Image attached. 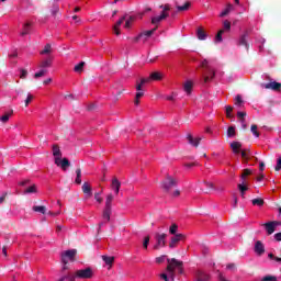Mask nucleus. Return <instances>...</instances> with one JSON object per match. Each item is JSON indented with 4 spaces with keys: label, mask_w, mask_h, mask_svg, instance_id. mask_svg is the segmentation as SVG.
<instances>
[{
    "label": "nucleus",
    "mask_w": 281,
    "mask_h": 281,
    "mask_svg": "<svg viewBox=\"0 0 281 281\" xmlns=\"http://www.w3.org/2000/svg\"><path fill=\"white\" fill-rule=\"evenodd\" d=\"M42 56L45 55V54H52V44H46L44 46V49L41 50L40 53Z\"/></svg>",
    "instance_id": "nucleus-44"
},
{
    "label": "nucleus",
    "mask_w": 281,
    "mask_h": 281,
    "mask_svg": "<svg viewBox=\"0 0 281 281\" xmlns=\"http://www.w3.org/2000/svg\"><path fill=\"white\" fill-rule=\"evenodd\" d=\"M196 36L199 41H205V38H207V33H205V30H203V27H198Z\"/></svg>",
    "instance_id": "nucleus-23"
},
{
    "label": "nucleus",
    "mask_w": 281,
    "mask_h": 281,
    "mask_svg": "<svg viewBox=\"0 0 281 281\" xmlns=\"http://www.w3.org/2000/svg\"><path fill=\"white\" fill-rule=\"evenodd\" d=\"M226 269H229L231 271L236 270V263H228V265L226 266Z\"/></svg>",
    "instance_id": "nucleus-62"
},
{
    "label": "nucleus",
    "mask_w": 281,
    "mask_h": 281,
    "mask_svg": "<svg viewBox=\"0 0 281 281\" xmlns=\"http://www.w3.org/2000/svg\"><path fill=\"white\" fill-rule=\"evenodd\" d=\"M274 170L278 172L281 170V157L277 159V165L274 167Z\"/></svg>",
    "instance_id": "nucleus-58"
},
{
    "label": "nucleus",
    "mask_w": 281,
    "mask_h": 281,
    "mask_svg": "<svg viewBox=\"0 0 281 281\" xmlns=\"http://www.w3.org/2000/svg\"><path fill=\"white\" fill-rule=\"evenodd\" d=\"M250 131H251L252 135H255V137H260V133L258 132V125L252 124L250 127Z\"/></svg>",
    "instance_id": "nucleus-45"
},
{
    "label": "nucleus",
    "mask_w": 281,
    "mask_h": 281,
    "mask_svg": "<svg viewBox=\"0 0 281 281\" xmlns=\"http://www.w3.org/2000/svg\"><path fill=\"white\" fill-rule=\"evenodd\" d=\"M223 25H224V29L222 30H224V32H229V30H232V22H229L228 20H225L223 22Z\"/></svg>",
    "instance_id": "nucleus-48"
},
{
    "label": "nucleus",
    "mask_w": 281,
    "mask_h": 281,
    "mask_svg": "<svg viewBox=\"0 0 281 281\" xmlns=\"http://www.w3.org/2000/svg\"><path fill=\"white\" fill-rule=\"evenodd\" d=\"M14 115V110H10L9 112H5L2 116H0V122L2 124H8L10 122V117Z\"/></svg>",
    "instance_id": "nucleus-18"
},
{
    "label": "nucleus",
    "mask_w": 281,
    "mask_h": 281,
    "mask_svg": "<svg viewBox=\"0 0 281 281\" xmlns=\"http://www.w3.org/2000/svg\"><path fill=\"white\" fill-rule=\"evenodd\" d=\"M120 188H122V182L117 178H114L112 180V190L115 191V194H120Z\"/></svg>",
    "instance_id": "nucleus-20"
},
{
    "label": "nucleus",
    "mask_w": 281,
    "mask_h": 281,
    "mask_svg": "<svg viewBox=\"0 0 281 281\" xmlns=\"http://www.w3.org/2000/svg\"><path fill=\"white\" fill-rule=\"evenodd\" d=\"M82 69H85V61L77 64L74 68V71H76L77 74H80L82 72Z\"/></svg>",
    "instance_id": "nucleus-43"
},
{
    "label": "nucleus",
    "mask_w": 281,
    "mask_h": 281,
    "mask_svg": "<svg viewBox=\"0 0 281 281\" xmlns=\"http://www.w3.org/2000/svg\"><path fill=\"white\" fill-rule=\"evenodd\" d=\"M161 21H164V15H158L151 19L153 25H158V23H161Z\"/></svg>",
    "instance_id": "nucleus-47"
},
{
    "label": "nucleus",
    "mask_w": 281,
    "mask_h": 281,
    "mask_svg": "<svg viewBox=\"0 0 281 281\" xmlns=\"http://www.w3.org/2000/svg\"><path fill=\"white\" fill-rule=\"evenodd\" d=\"M135 15H131L126 21H125V30H131L133 23H135Z\"/></svg>",
    "instance_id": "nucleus-28"
},
{
    "label": "nucleus",
    "mask_w": 281,
    "mask_h": 281,
    "mask_svg": "<svg viewBox=\"0 0 281 281\" xmlns=\"http://www.w3.org/2000/svg\"><path fill=\"white\" fill-rule=\"evenodd\" d=\"M33 212H40L41 214H47V207H45V206H33Z\"/></svg>",
    "instance_id": "nucleus-42"
},
{
    "label": "nucleus",
    "mask_w": 281,
    "mask_h": 281,
    "mask_svg": "<svg viewBox=\"0 0 281 281\" xmlns=\"http://www.w3.org/2000/svg\"><path fill=\"white\" fill-rule=\"evenodd\" d=\"M201 67L202 69L207 70V74H211V79L216 77V71L212 67H210V61H207V59H204L201 63Z\"/></svg>",
    "instance_id": "nucleus-10"
},
{
    "label": "nucleus",
    "mask_w": 281,
    "mask_h": 281,
    "mask_svg": "<svg viewBox=\"0 0 281 281\" xmlns=\"http://www.w3.org/2000/svg\"><path fill=\"white\" fill-rule=\"evenodd\" d=\"M30 183H32V180L25 179V180H21L20 182H18V186L25 188V186H30Z\"/></svg>",
    "instance_id": "nucleus-51"
},
{
    "label": "nucleus",
    "mask_w": 281,
    "mask_h": 281,
    "mask_svg": "<svg viewBox=\"0 0 281 281\" xmlns=\"http://www.w3.org/2000/svg\"><path fill=\"white\" fill-rule=\"evenodd\" d=\"M20 78H21L22 80H25V79L27 78V70L21 69Z\"/></svg>",
    "instance_id": "nucleus-59"
},
{
    "label": "nucleus",
    "mask_w": 281,
    "mask_h": 281,
    "mask_svg": "<svg viewBox=\"0 0 281 281\" xmlns=\"http://www.w3.org/2000/svg\"><path fill=\"white\" fill-rule=\"evenodd\" d=\"M231 148L234 155H240V148H243V144L240 142L231 143Z\"/></svg>",
    "instance_id": "nucleus-17"
},
{
    "label": "nucleus",
    "mask_w": 281,
    "mask_h": 281,
    "mask_svg": "<svg viewBox=\"0 0 281 281\" xmlns=\"http://www.w3.org/2000/svg\"><path fill=\"white\" fill-rule=\"evenodd\" d=\"M55 164L61 168V170H67V168H69V166H71V162L69 161V159L67 158H60V157H56L55 158Z\"/></svg>",
    "instance_id": "nucleus-9"
},
{
    "label": "nucleus",
    "mask_w": 281,
    "mask_h": 281,
    "mask_svg": "<svg viewBox=\"0 0 281 281\" xmlns=\"http://www.w3.org/2000/svg\"><path fill=\"white\" fill-rule=\"evenodd\" d=\"M150 80L159 81L164 78V75L159 71L151 72L149 75Z\"/></svg>",
    "instance_id": "nucleus-26"
},
{
    "label": "nucleus",
    "mask_w": 281,
    "mask_h": 281,
    "mask_svg": "<svg viewBox=\"0 0 281 281\" xmlns=\"http://www.w3.org/2000/svg\"><path fill=\"white\" fill-rule=\"evenodd\" d=\"M76 175H77V177L75 179V183L80 186V183H82V179H81V177H82V169H80V167L76 169Z\"/></svg>",
    "instance_id": "nucleus-27"
},
{
    "label": "nucleus",
    "mask_w": 281,
    "mask_h": 281,
    "mask_svg": "<svg viewBox=\"0 0 281 281\" xmlns=\"http://www.w3.org/2000/svg\"><path fill=\"white\" fill-rule=\"evenodd\" d=\"M160 8L162 9V12H170V4H161Z\"/></svg>",
    "instance_id": "nucleus-60"
},
{
    "label": "nucleus",
    "mask_w": 281,
    "mask_h": 281,
    "mask_svg": "<svg viewBox=\"0 0 281 281\" xmlns=\"http://www.w3.org/2000/svg\"><path fill=\"white\" fill-rule=\"evenodd\" d=\"M32 100H34V95L29 93L25 100V106H30V102H32Z\"/></svg>",
    "instance_id": "nucleus-57"
},
{
    "label": "nucleus",
    "mask_w": 281,
    "mask_h": 281,
    "mask_svg": "<svg viewBox=\"0 0 281 281\" xmlns=\"http://www.w3.org/2000/svg\"><path fill=\"white\" fill-rule=\"evenodd\" d=\"M83 194H86L87 199H91L93 196V192L91 191V186L85 182L81 187Z\"/></svg>",
    "instance_id": "nucleus-14"
},
{
    "label": "nucleus",
    "mask_w": 281,
    "mask_h": 281,
    "mask_svg": "<svg viewBox=\"0 0 281 281\" xmlns=\"http://www.w3.org/2000/svg\"><path fill=\"white\" fill-rule=\"evenodd\" d=\"M262 87H263L265 89H271L272 91H280V89H281V83L278 82V81H272V82L262 85Z\"/></svg>",
    "instance_id": "nucleus-12"
},
{
    "label": "nucleus",
    "mask_w": 281,
    "mask_h": 281,
    "mask_svg": "<svg viewBox=\"0 0 281 281\" xmlns=\"http://www.w3.org/2000/svg\"><path fill=\"white\" fill-rule=\"evenodd\" d=\"M154 238L156 240V245H154V249L159 251L160 247H166V238H168V234L166 233H155Z\"/></svg>",
    "instance_id": "nucleus-4"
},
{
    "label": "nucleus",
    "mask_w": 281,
    "mask_h": 281,
    "mask_svg": "<svg viewBox=\"0 0 281 281\" xmlns=\"http://www.w3.org/2000/svg\"><path fill=\"white\" fill-rule=\"evenodd\" d=\"M252 205H257L258 207H262L265 205V200L262 198H257L251 200Z\"/></svg>",
    "instance_id": "nucleus-35"
},
{
    "label": "nucleus",
    "mask_w": 281,
    "mask_h": 281,
    "mask_svg": "<svg viewBox=\"0 0 281 281\" xmlns=\"http://www.w3.org/2000/svg\"><path fill=\"white\" fill-rule=\"evenodd\" d=\"M140 98H144V92H137L136 93V97H135V100H134V104L139 105V99Z\"/></svg>",
    "instance_id": "nucleus-50"
},
{
    "label": "nucleus",
    "mask_w": 281,
    "mask_h": 281,
    "mask_svg": "<svg viewBox=\"0 0 281 281\" xmlns=\"http://www.w3.org/2000/svg\"><path fill=\"white\" fill-rule=\"evenodd\" d=\"M167 268L166 271L170 278V280L175 281V278L177 276V273L175 272L176 269H178L179 273H183V261H179L175 258L172 259H167Z\"/></svg>",
    "instance_id": "nucleus-1"
},
{
    "label": "nucleus",
    "mask_w": 281,
    "mask_h": 281,
    "mask_svg": "<svg viewBox=\"0 0 281 281\" xmlns=\"http://www.w3.org/2000/svg\"><path fill=\"white\" fill-rule=\"evenodd\" d=\"M195 281H210V274L199 270L195 274Z\"/></svg>",
    "instance_id": "nucleus-16"
},
{
    "label": "nucleus",
    "mask_w": 281,
    "mask_h": 281,
    "mask_svg": "<svg viewBox=\"0 0 281 281\" xmlns=\"http://www.w3.org/2000/svg\"><path fill=\"white\" fill-rule=\"evenodd\" d=\"M237 117H239L240 122H245V117H247V112H237Z\"/></svg>",
    "instance_id": "nucleus-56"
},
{
    "label": "nucleus",
    "mask_w": 281,
    "mask_h": 281,
    "mask_svg": "<svg viewBox=\"0 0 281 281\" xmlns=\"http://www.w3.org/2000/svg\"><path fill=\"white\" fill-rule=\"evenodd\" d=\"M177 232H179V225L177 224H171V226L169 227V234H171V236H177Z\"/></svg>",
    "instance_id": "nucleus-36"
},
{
    "label": "nucleus",
    "mask_w": 281,
    "mask_h": 281,
    "mask_svg": "<svg viewBox=\"0 0 281 281\" xmlns=\"http://www.w3.org/2000/svg\"><path fill=\"white\" fill-rule=\"evenodd\" d=\"M181 240H186L184 234L173 235L169 241V249H177V247H179V243H181Z\"/></svg>",
    "instance_id": "nucleus-7"
},
{
    "label": "nucleus",
    "mask_w": 281,
    "mask_h": 281,
    "mask_svg": "<svg viewBox=\"0 0 281 281\" xmlns=\"http://www.w3.org/2000/svg\"><path fill=\"white\" fill-rule=\"evenodd\" d=\"M261 281H278V278L276 276H266Z\"/></svg>",
    "instance_id": "nucleus-53"
},
{
    "label": "nucleus",
    "mask_w": 281,
    "mask_h": 281,
    "mask_svg": "<svg viewBox=\"0 0 281 281\" xmlns=\"http://www.w3.org/2000/svg\"><path fill=\"white\" fill-rule=\"evenodd\" d=\"M192 87H193L192 81H186V83L183 86L186 93H188V94L192 93Z\"/></svg>",
    "instance_id": "nucleus-34"
},
{
    "label": "nucleus",
    "mask_w": 281,
    "mask_h": 281,
    "mask_svg": "<svg viewBox=\"0 0 281 281\" xmlns=\"http://www.w3.org/2000/svg\"><path fill=\"white\" fill-rule=\"evenodd\" d=\"M166 258H167L166 255H161L160 257H157L156 258L157 265H161V263L166 262Z\"/></svg>",
    "instance_id": "nucleus-55"
},
{
    "label": "nucleus",
    "mask_w": 281,
    "mask_h": 281,
    "mask_svg": "<svg viewBox=\"0 0 281 281\" xmlns=\"http://www.w3.org/2000/svg\"><path fill=\"white\" fill-rule=\"evenodd\" d=\"M202 80H203L204 85H207V82H212V80H214V78H212V74L207 72V69H206L202 74Z\"/></svg>",
    "instance_id": "nucleus-24"
},
{
    "label": "nucleus",
    "mask_w": 281,
    "mask_h": 281,
    "mask_svg": "<svg viewBox=\"0 0 281 281\" xmlns=\"http://www.w3.org/2000/svg\"><path fill=\"white\" fill-rule=\"evenodd\" d=\"M150 244V236H146L143 240L144 249H148V245Z\"/></svg>",
    "instance_id": "nucleus-52"
},
{
    "label": "nucleus",
    "mask_w": 281,
    "mask_h": 281,
    "mask_svg": "<svg viewBox=\"0 0 281 281\" xmlns=\"http://www.w3.org/2000/svg\"><path fill=\"white\" fill-rule=\"evenodd\" d=\"M101 258H102L103 262H105V265H108L109 267H112L113 263L115 262V257H113V256L103 255Z\"/></svg>",
    "instance_id": "nucleus-22"
},
{
    "label": "nucleus",
    "mask_w": 281,
    "mask_h": 281,
    "mask_svg": "<svg viewBox=\"0 0 281 281\" xmlns=\"http://www.w3.org/2000/svg\"><path fill=\"white\" fill-rule=\"evenodd\" d=\"M235 105L236 106H243V97L240 94H237L235 98Z\"/></svg>",
    "instance_id": "nucleus-49"
},
{
    "label": "nucleus",
    "mask_w": 281,
    "mask_h": 281,
    "mask_svg": "<svg viewBox=\"0 0 281 281\" xmlns=\"http://www.w3.org/2000/svg\"><path fill=\"white\" fill-rule=\"evenodd\" d=\"M76 254H78V250L76 249H70V250H66L64 252H61V262L64 265L63 270L67 271V269H69L67 267V265H69V262H74L76 260Z\"/></svg>",
    "instance_id": "nucleus-2"
},
{
    "label": "nucleus",
    "mask_w": 281,
    "mask_h": 281,
    "mask_svg": "<svg viewBox=\"0 0 281 281\" xmlns=\"http://www.w3.org/2000/svg\"><path fill=\"white\" fill-rule=\"evenodd\" d=\"M249 175H251V169H244L240 176L241 181L245 182Z\"/></svg>",
    "instance_id": "nucleus-40"
},
{
    "label": "nucleus",
    "mask_w": 281,
    "mask_h": 281,
    "mask_svg": "<svg viewBox=\"0 0 281 281\" xmlns=\"http://www.w3.org/2000/svg\"><path fill=\"white\" fill-rule=\"evenodd\" d=\"M254 251L257 254V256H262L265 254V244H262L260 240H257L255 243Z\"/></svg>",
    "instance_id": "nucleus-11"
},
{
    "label": "nucleus",
    "mask_w": 281,
    "mask_h": 281,
    "mask_svg": "<svg viewBox=\"0 0 281 281\" xmlns=\"http://www.w3.org/2000/svg\"><path fill=\"white\" fill-rule=\"evenodd\" d=\"M268 236H271V234H273L276 232V225L271 222H267L265 224H262Z\"/></svg>",
    "instance_id": "nucleus-19"
},
{
    "label": "nucleus",
    "mask_w": 281,
    "mask_h": 281,
    "mask_svg": "<svg viewBox=\"0 0 281 281\" xmlns=\"http://www.w3.org/2000/svg\"><path fill=\"white\" fill-rule=\"evenodd\" d=\"M53 155L55 156V159L56 157H63V151H60V147L58 145H53Z\"/></svg>",
    "instance_id": "nucleus-30"
},
{
    "label": "nucleus",
    "mask_w": 281,
    "mask_h": 281,
    "mask_svg": "<svg viewBox=\"0 0 281 281\" xmlns=\"http://www.w3.org/2000/svg\"><path fill=\"white\" fill-rule=\"evenodd\" d=\"M126 21V15L122 16L114 25V33L116 34V36H120L121 32H120V26L122 25V23H124Z\"/></svg>",
    "instance_id": "nucleus-21"
},
{
    "label": "nucleus",
    "mask_w": 281,
    "mask_h": 281,
    "mask_svg": "<svg viewBox=\"0 0 281 281\" xmlns=\"http://www.w3.org/2000/svg\"><path fill=\"white\" fill-rule=\"evenodd\" d=\"M239 45H243L244 47H246V49H249V44H247V34L240 36Z\"/></svg>",
    "instance_id": "nucleus-38"
},
{
    "label": "nucleus",
    "mask_w": 281,
    "mask_h": 281,
    "mask_svg": "<svg viewBox=\"0 0 281 281\" xmlns=\"http://www.w3.org/2000/svg\"><path fill=\"white\" fill-rule=\"evenodd\" d=\"M187 139L189 142V144H191V146H194L195 148H199V144H201V137H192V134H188L187 135Z\"/></svg>",
    "instance_id": "nucleus-13"
},
{
    "label": "nucleus",
    "mask_w": 281,
    "mask_h": 281,
    "mask_svg": "<svg viewBox=\"0 0 281 281\" xmlns=\"http://www.w3.org/2000/svg\"><path fill=\"white\" fill-rule=\"evenodd\" d=\"M41 69H47V67H52V58L48 57L47 59L43 60L40 64Z\"/></svg>",
    "instance_id": "nucleus-31"
},
{
    "label": "nucleus",
    "mask_w": 281,
    "mask_h": 281,
    "mask_svg": "<svg viewBox=\"0 0 281 281\" xmlns=\"http://www.w3.org/2000/svg\"><path fill=\"white\" fill-rule=\"evenodd\" d=\"M75 278H79V280H90V278H93V269L85 268L77 270L75 272Z\"/></svg>",
    "instance_id": "nucleus-5"
},
{
    "label": "nucleus",
    "mask_w": 281,
    "mask_h": 281,
    "mask_svg": "<svg viewBox=\"0 0 281 281\" xmlns=\"http://www.w3.org/2000/svg\"><path fill=\"white\" fill-rule=\"evenodd\" d=\"M30 27H32V23L27 22L23 25V31L21 32V36H27L30 34Z\"/></svg>",
    "instance_id": "nucleus-32"
},
{
    "label": "nucleus",
    "mask_w": 281,
    "mask_h": 281,
    "mask_svg": "<svg viewBox=\"0 0 281 281\" xmlns=\"http://www.w3.org/2000/svg\"><path fill=\"white\" fill-rule=\"evenodd\" d=\"M241 196H245V192H247V190H249V188L247 187V184H245V181H241V183H239L237 186Z\"/></svg>",
    "instance_id": "nucleus-29"
},
{
    "label": "nucleus",
    "mask_w": 281,
    "mask_h": 281,
    "mask_svg": "<svg viewBox=\"0 0 281 281\" xmlns=\"http://www.w3.org/2000/svg\"><path fill=\"white\" fill-rule=\"evenodd\" d=\"M233 9H234V5L227 4L226 9H225L224 11H222V13L220 14V16H221V18L227 16V14H229V12H232Z\"/></svg>",
    "instance_id": "nucleus-39"
},
{
    "label": "nucleus",
    "mask_w": 281,
    "mask_h": 281,
    "mask_svg": "<svg viewBox=\"0 0 281 281\" xmlns=\"http://www.w3.org/2000/svg\"><path fill=\"white\" fill-rule=\"evenodd\" d=\"M45 74H47V70L42 69L38 72L34 74V78H43V76H45Z\"/></svg>",
    "instance_id": "nucleus-54"
},
{
    "label": "nucleus",
    "mask_w": 281,
    "mask_h": 281,
    "mask_svg": "<svg viewBox=\"0 0 281 281\" xmlns=\"http://www.w3.org/2000/svg\"><path fill=\"white\" fill-rule=\"evenodd\" d=\"M251 149L246 148L241 150V159H244V164H249V159H251Z\"/></svg>",
    "instance_id": "nucleus-15"
},
{
    "label": "nucleus",
    "mask_w": 281,
    "mask_h": 281,
    "mask_svg": "<svg viewBox=\"0 0 281 281\" xmlns=\"http://www.w3.org/2000/svg\"><path fill=\"white\" fill-rule=\"evenodd\" d=\"M58 281H76V274L68 272L66 276L61 277Z\"/></svg>",
    "instance_id": "nucleus-25"
},
{
    "label": "nucleus",
    "mask_w": 281,
    "mask_h": 281,
    "mask_svg": "<svg viewBox=\"0 0 281 281\" xmlns=\"http://www.w3.org/2000/svg\"><path fill=\"white\" fill-rule=\"evenodd\" d=\"M223 34H225V30H220L215 36L216 43H223Z\"/></svg>",
    "instance_id": "nucleus-41"
},
{
    "label": "nucleus",
    "mask_w": 281,
    "mask_h": 281,
    "mask_svg": "<svg viewBox=\"0 0 281 281\" xmlns=\"http://www.w3.org/2000/svg\"><path fill=\"white\" fill-rule=\"evenodd\" d=\"M94 199H95V201H97L98 203H102V201H103L102 196H100V193H95V194H94Z\"/></svg>",
    "instance_id": "nucleus-61"
},
{
    "label": "nucleus",
    "mask_w": 281,
    "mask_h": 281,
    "mask_svg": "<svg viewBox=\"0 0 281 281\" xmlns=\"http://www.w3.org/2000/svg\"><path fill=\"white\" fill-rule=\"evenodd\" d=\"M177 180L171 176H167L166 180L161 182V188L165 192H170L171 188H176Z\"/></svg>",
    "instance_id": "nucleus-6"
},
{
    "label": "nucleus",
    "mask_w": 281,
    "mask_h": 281,
    "mask_svg": "<svg viewBox=\"0 0 281 281\" xmlns=\"http://www.w3.org/2000/svg\"><path fill=\"white\" fill-rule=\"evenodd\" d=\"M190 5H191V3L187 1L183 5H178L177 10H178V12H186V11L190 10Z\"/></svg>",
    "instance_id": "nucleus-37"
},
{
    "label": "nucleus",
    "mask_w": 281,
    "mask_h": 281,
    "mask_svg": "<svg viewBox=\"0 0 281 281\" xmlns=\"http://www.w3.org/2000/svg\"><path fill=\"white\" fill-rule=\"evenodd\" d=\"M150 77H148V78H143V79H140V85H146V83H148V82H150Z\"/></svg>",
    "instance_id": "nucleus-63"
},
{
    "label": "nucleus",
    "mask_w": 281,
    "mask_h": 281,
    "mask_svg": "<svg viewBox=\"0 0 281 281\" xmlns=\"http://www.w3.org/2000/svg\"><path fill=\"white\" fill-rule=\"evenodd\" d=\"M112 207H113V193H110V194H108V196L105 199V207H104L103 214H102V218L106 223H109V221H111V214L113 212Z\"/></svg>",
    "instance_id": "nucleus-3"
},
{
    "label": "nucleus",
    "mask_w": 281,
    "mask_h": 281,
    "mask_svg": "<svg viewBox=\"0 0 281 281\" xmlns=\"http://www.w3.org/2000/svg\"><path fill=\"white\" fill-rule=\"evenodd\" d=\"M155 32H157V26L149 31H144L140 34H138V36L136 37V41L143 40V43H146L148 41V38H150V36H153L155 34Z\"/></svg>",
    "instance_id": "nucleus-8"
},
{
    "label": "nucleus",
    "mask_w": 281,
    "mask_h": 281,
    "mask_svg": "<svg viewBox=\"0 0 281 281\" xmlns=\"http://www.w3.org/2000/svg\"><path fill=\"white\" fill-rule=\"evenodd\" d=\"M236 135V127L229 126L227 128V137H234Z\"/></svg>",
    "instance_id": "nucleus-46"
},
{
    "label": "nucleus",
    "mask_w": 281,
    "mask_h": 281,
    "mask_svg": "<svg viewBox=\"0 0 281 281\" xmlns=\"http://www.w3.org/2000/svg\"><path fill=\"white\" fill-rule=\"evenodd\" d=\"M274 240H277V243H281V233L274 234Z\"/></svg>",
    "instance_id": "nucleus-64"
},
{
    "label": "nucleus",
    "mask_w": 281,
    "mask_h": 281,
    "mask_svg": "<svg viewBox=\"0 0 281 281\" xmlns=\"http://www.w3.org/2000/svg\"><path fill=\"white\" fill-rule=\"evenodd\" d=\"M36 184H32L24 190V194H36Z\"/></svg>",
    "instance_id": "nucleus-33"
}]
</instances>
